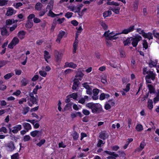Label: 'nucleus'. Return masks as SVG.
I'll return each mask as SVG.
<instances>
[{"mask_svg": "<svg viewBox=\"0 0 159 159\" xmlns=\"http://www.w3.org/2000/svg\"><path fill=\"white\" fill-rule=\"evenodd\" d=\"M86 107L91 109L92 113L94 114L100 113L102 110V106L99 103L89 102L86 104Z\"/></svg>", "mask_w": 159, "mask_h": 159, "instance_id": "f257e3e1", "label": "nucleus"}, {"mask_svg": "<svg viewBox=\"0 0 159 159\" xmlns=\"http://www.w3.org/2000/svg\"><path fill=\"white\" fill-rule=\"evenodd\" d=\"M156 75L155 73L152 71H149L147 73V75L145 76L146 82L148 83H151V80L154 81L155 79Z\"/></svg>", "mask_w": 159, "mask_h": 159, "instance_id": "f03ea898", "label": "nucleus"}, {"mask_svg": "<svg viewBox=\"0 0 159 159\" xmlns=\"http://www.w3.org/2000/svg\"><path fill=\"white\" fill-rule=\"evenodd\" d=\"M132 44L134 47H136L138 42L142 40V37L139 35H137L134 37H132Z\"/></svg>", "mask_w": 159, "mask_h": 159, "instance_id": "7ed1b4c3", "label": "nucleus"}, {"mask_svg": "<svg viewBox=\"0 0 159 159\" xmlns=\"http://www.w3.org/2000/svg\"><path fill=\"white\" fill-rule=\"evenodd\" d=\"M19 39L17 37H14L11 42L8 44V48L11 49H12L14 46L19 43Z\"/></svg>", "mask_w": 159, "mask_h": 159, "instance_id": "20e7f679", "label": "nucleus"}, {"mask_svg": "<svg viewBox=\"0 0 159 159\" xmlns=\"http://www.w3.org/2000/svg\"><path fill=\"white\" fill-rule=\"evenodd\" d=\"M7 150L9 152H12L15 149L16 147L14 145V142L10 141L7 144L6 146Z\"/></svg>", "mask_w": 159, "mask_h": 159, "instance_id": "39448f33", "label": "nucleus"}, {"mask_svg": "<svg viewBox=\"0 0 159 159\" xmlns=\"http://www.w3.org/2000/svg\"><path fill=\"white\" fill-rule=\"evenodd\" d=\"M28 100H29L32 103V104H31L30 102H28L27 103L28 105L30 107H32L33 104H36L37 103L38 101L39 100V99L38 98H37L34 97L30 98H28Z\"/></svg>", "mask_w": 159, "mask_h": 159, "instance_id": "423d86ee", "label": "nucleus"}, {"mask_svg": "<svg viewBox=\"0 0 159 159\" xmlns=\"http://www.w3.org/2000/svg\"><path fill=\"white\" fill-rule=\"evenodd\" d=\"M134 25H131L127 29H125L122 30L121 33L123 34H127L128 33L131 32L134 30Z\"/></svg>", "mask_w": 159, "mask_h": 159, "instance_id": "0eeeda50", "label": "nucleus"}, {"mask_svg": "<svg viewBox=\"0 0 159 159\" xmlns=\"http://www.w3.org/2000/svg\"><path fill=\"white\" fill-rule=\"evenodd\" d=\"M109 135L105 131L101 132L99 133V137L104 140L108 137Z\"/></svg>", "mask_w": 159, "mask_h": 159, "instance_id": "6e6552de", "label": "nucleus"}, {"mask_svg": "<svg viewBox=\"0 0 159 159\" xmlns=\"http://www.w3.org/2000/svg\"><path fill=\"white\" fill-rule=\"evenodd\" d=\"M80 82L77 78L74 79L73 84L72 86V89L76 90L78 85L80 84Z\"/></svg>", "mask_w": 159, "mask_h": 159, "instance_id": "1a4fd4ad", "label": "nucleus"}, {"mask_svg": "<svg viewBox=\"0 0 159 159\" xmlns=\"http://www.w3.org/2000/svg\"><path fill=\"white\" fill-rule=\"evenodd\" d=\"M123 34L122 33H117L116 34L113 35V36H111L110 35H109V36H108V37H106V39L107 40H112L113 39H116L118 38V37L116 36L117 35L119 34Z\"/></svg>", "mask_w": 159, "mask_h": 159, "instance_id": "9d476101", "label": "nucleus"}, {"mask_svg": "<svg viewBox=\"0 0 159 159\" xmlns=\"http://www.w3.org/2000/svg\"><path fill=\"white\" fill-rule=\"evenodd\" d=\"M13 129L12 130V132L13 133H17L19 131L21 130L22 128L21 125H18L13 127Z\"/></svg>", "mask_w": 159, "mask_h": 159, "instance_id": "9b49d317", "label": "nucleus"}, {"mask_svg": "<svg viewBox=\"0 0 159 159\" xmlns=\"http://www.w3.org/2000/svg\"><path fill=\"white\" fill-rule=\"evenodd\" d=\"M145 38H147L149 40L153 39V36L151 33L148 32V33H143L142 36Z\"/></svg>", "mask_w": 159, "mask_h": 159, "instance_id": "f8f14e48", "label": "nucleus"}, {"mask_svg": "<svg viewBox=\"0 0 159 159\" xmlns=\"http://www.w3.org/2000/svg\"><path fill=\"white\" fill-rule=\"evenodd\" d=\"M104 152L108 154L114 156V157H112L111 159H116L115 158L116 157H119V155L118 154H116L114 152H111L109 151H105Z\"/></svg>", "mask_w": 159, "mask_h": 159, "instance_id": "ddd939ff", "label": "nucleus"}, {"mask_svg": "<svg viewBox=\"0 0 159 159\" xmlns=\"http://www.w3.org/2000/svg\"><path fill=\"white\" fill-rule=\"evenodd\" d=\"M65 32L64 31H60L58 35L57 38L56 40V41L57 42L60 43L61 39L62 38L63 36L65 35Z\"/></svg>", "mask_w": 159, "mask_h": 159, "instance_id": "4468645a", "label": "nucleus"}, {"mask_svg": "<svg viewBox=\"0 0 159 159\" xmlns=\"http://www.w3.org/2000/svg\"><path fill=\"white\" fill-rule=\"evenodd\" d=\"M16 11H15L12 8L9 7L8 10L7 11L6 15L8 16H11L16 13Z\"/></svg>", "mask_w": 159, "mask_h": 159, "instance_id": "2eb2a0df", "label": "nucleus"}, {"mask_svg": "<svg viewBox=\"0 0 159 159\" xmlns=\"http://www.w3.org/2000/svg\"><path fill=\"white\" fill-rule=\"evenodd\" d=\"M22 125L24 127L25 129L27 131H28V130L31 129V125L27 123H23L22 124Z\"/></svg>", "mask_w": 159, "mask_h": 159, "instance_id": "dca6fc26", "label": "nucleus"}, {"mask_svg": "<svg viewBox=\"0 0 159 159\" xmlns=\"http://www.w3.org/2000/svg\"><path fill=\"white\" fill-rule=\"evenodd\" d=\"M84 75V74L80 71L78 70L75 75V77L77 78V77H80V78L77 79L78 80H81L82 78Z\"/></svg>", "mask_w": 159, "mask_h": 159, "instance_id": "f3484780", "label": "nucleus"}, {"mask_svg": "<svg viewBox=\"0 0 159 159\" xmlns=\"http://www.w3.org/2000/svg\"><path fill=\"white\" fill-rule=\"evenodd\" d=\"M78 116L80 117L82 116V115L80 112H75V113H72L71 114V117L72 118H74Z\"/></svg>", "mask_w": 159, "mask_h": 159, "instance_id": "a211bd4d", "label": "nucleus"}, {"mask_svg": "<svg viewBox=\"0 0 159 159\" xmlns=\"http://www.w3.org/2000/svg\"><path fill=\"white\" fill-rule=\"evenodd\" d=\"M17 20H15L14 19L7 20L6 21V25H11L12 23H14L15 22H17Z\"/></svg>", "mask_w": 159, "mask_h": 159, "instance_id": "6ab92c4d", "label": "nucleus"}, {"mask_svg": "<svg viewBox=\"0 0 159 159\" xmlns=\"http://www.w3.org/2000/svg\"><path fill=\"white\" fill-rule=\"evenodd\" d=\"M1 34L2 35L8 36L9 34L7 33V29L5 28H2L1 29Z\"/></svg>", "mask_w": 159, "mask_h": 159, "instance_id": "aec40b11", "label": "nucleus"}, {"mask_svg": "<svg viewBox=\"0 0 159 159\" xmlns=\"http://www.w3.org/2000/svg\"><path fill=\"white\" fill-rule=\"evenodd\" d=\"M132 39H133L132 37H130L124 41L123 43L124 46L129 45L130 44Z\"/></svg>", "mask_w": 159, "mask_h": 159, "instance_id": "412c9836", "label": "nucleus"}, {"mask_svg": "<svg viewBox=\"0 0 159 159\" xmlns=\"http://www.w3.org/2000/svg\"><path fill=\"white\" fill-rule=\"evenodd\" d=\"M33 26V23L32 20H28L25 24V27L28 28H30Z\"/></svg>", "mask_w": 159, "mask_h": 159, "instance_id": "4be33fe9", "label": "nucleus"}, {"mask_svg": "<svg viewBox=\"0 0 159 159\" xmlns=\"http://www.w3.org/2000/svg\"><path fill=\"white\" fill-rule=\"evenodd\" d=\"M25 32L24 31H19L18 34V36L20 39H23L24 38Z\"/></svg>", "mask_w": 159, "mask_h": 159, "instance_id": "5701e85b", "label": "nucleus"}, {"mask_svg": "<svg viewBox=\"0 0 159 159\" xmlns=\"http://www.w3.org/2000/svg\"><path fill=\"white\" fill-rule=\"evenodd\" d=\"M148 87L149 89L148 93H155V89L152 85L148 84Z\"/></svg>", "mask_w": 159, "mask_h": 159, "instance_id": "b1692460", "label": "nucleus"}, {"mask_svg": "<svg viewBox=\"0 0 159 159\" xmlns=\"http://www.w3.org/2000/svg\"><path fill=\"white\" fill-rule=\"evenodd\" d=\"M65 64L66 66L73 68H75L77 66L76 64H75L73 62H72L70 63L66 62Z\"/></svg>", "mask_w": 159, "mask_h": 159, "instance_id": "393cba45", "label": "nucleus"}, {"mask_svg": "<svg viewBox=\"0 0 159 159\" xmlns=\"http://www.w3.org/2000/svg\"><path fill=\"white\" fill-rule=\"evenodd\" d=\"M153 102L152 100L149 99L148 102V108L151 110L153 107Z\"/></svg>", "mask_w": 159, "mask_h": 159, "instance_id": "a878e982", "label": "nucleus"}, {"mask_svg": "<svg viewBox=\"0 0 159 159\" xmlns=\"http://www.w3.org/2000/svg\"><path fill=\"white\" fill-rule=\"evenodd\" d=\"M43 5L40 2H38L35 6V8L38 11H40L41 10Z\"/></svg>", "mask_w": 159, "mask_h": 159, "instance_id": "bb28decb", "label": "nucleus"}, {"mask_svg": "<svg viewBox=\"0 0 159 159\" xmlns=\"http://www.w3.org/2000/svg\"><path fill=\"white\" fill-rule=\"evenodd\" d=\"M111 14V12L110 11H104L103 13V16L105 18L106 17L109 16Z\"/></svg>", "mask_w": 159, "mask_h": 159, "instance_id": "cd10ccee", "label": "nucleus"}, {"mask_svg": "<svg viewBox=\"0 0 159 159\" xmlns=\"http://www.w3.org/2000/svg\"><path fill=\"white\" fill-rule=\"evenodd\" d=\"M41 131H39L38 130H36L31 132L30 133V135L33 137H35L39 133H41Z\"/></svg>", "mask_w": 159, "mask_h": 159, "instance_id": "c85d7f7f", "label": "nucleus"}, {"mask_svg": "<svg viewBox=\"0 0 159 159\" xmlns=\"http://www.w3.org/2000/svg\"><path fill=\"white\" fill-rule=\"evenodd\" d=\"M30 109V108L28 107H23L22 113L24 115L26 114L29 112Z\"/></svg>", "mask_w": 159, "mask_h": 159, "instance_id": "c756f323", "label": "nucleus"}, {"mask_svg": "<svg viewBox=\"0 0 159 159\" xmlns=\"http://www.w3.org/2000/svg\"><path fill=\"white\" fill-rule=\"evenodd\" d=\"M110 31L109 30H108L107 31H106L105 32L104 36H105L106 38L108 37V36H109V35H110L111 36H113V35L115 34L113 32H111L110 33H109Z\"/></svg>", "mask_w": 159, "mask_h": 159, "instance_id": "7c9ffc66", "label": "nucleus"}, {"mask_svg": "<svg viewBox=\"0 0 159 159\" xmlns=\"http://www.w3.org/2000/svg\"><path fill=\"white\" fill-rule=\"evenodd\" d=\"M29 81L28 80L25 78H23L21 81V86H25L28 83Z\"/></svg>", "mask_w": 159, "mask_h": 159, "instance_id": "2f4dec72", "label": "nucleus"}, {"mask_svg": "<svg viewBox=\"0 0 159 159\" xmlns=\"http://www.w3.org/2000/svg\"><path fill=\"white\" fill-rule=\"evenodd\" d=\"M69 96H70V98H72L74 99H76L78 97V95L77 93H73L70 95H68L67 97Z\"/></svg>", "mask_w": 159, "mask_h": 159, "instance_id": "473e14b6", "label": "nucleus"}, {"mask_svg": "<svg viewBox=\"0 0 159 159\" xmlns=\"http://www.w3.org/2000/svg\"><path fill=\"white\" fill-rule=\"evenodd\" d=\"M13 75V74L12 73H8L4 75V78L5 79L7 80L11 78Z\"/></svg>", "mask_w": 159, "mask_h": 159, "instance_id": "72a5a7b5", "label": "nucleus"}, {"mask_svg": "<svg viewBox=\"0 0 159 159\" xmlns=\"http://www.w3.org/2000/svg\"><path fill=\"white\" fill-rule=\"evenodd\" d=\"M110 8H111V10H112L116 14H118L119 13V11L120 10V8L117 7V8H113L111 7Z\"/></svg>", "mask_w": 159, "mask_h": 159, "instance_id": "f704fd0d", "label": "nucleus"}, {"mask_svg": "<svg viewBox=\"0 0 159 159\" xmlns=\"http://www.w3.org/2000/svg\"><path fill=\"white\" fill-rule=\"evenodd\" d=\"M120 54L121 57H125L126 56L125 52L122 49H120L119 50Z\"/></svg>", "mask_w": 159, "mask_h": 159, "instance_id": "c9c22d12", "label": "nucleus"}, {"mask_svg": "<svg viewBox=\"0 0 159 159\" xmlns=\"http://www.w3.org/2000/svg\"><path fill=\"white\" fill-rule=\"evenodd\" d=\"M72 136L73 139L75 140H76L78 139L79 137V134L77 132L75 131L73 134Z\"/></svg>", "mask_w": 159, "mask_h": 159, "instance_id": "e433bc0d", "label": "nucleus"}, {"mask_svg": "<svg viewBox=\"0 0 159 159\" xmlns=\"http://www.w3.org/2000/svg\"><path fill=\"white\" fill-rule=\"evenodd\" d=\"M136 129L137 131H140L143 129L142 125L141 124H139L137 125L136 127Z\"/></svg>", "mask_w": 159, "mask_h": 159, "instance_id": "4c0bfd02", "label": "nucleus"}, {"mask_svg": "<svg viewBox=\"0 0 159 159\" xmlns=\"http://www.w3.org/2000/svg\"><path fill=\"white\" fill-rule=\"evenodd\" d=\"M48 16L52 17H54L57 16V14H54L52 11L51 9H50L49 11Z\"/></svg>", "mask_w": 159, "mask_h": 159, "instance_id": "58836bf2", "label": "nucleus"}, {"mask_svg": "<svg viewBox=\"0 0 159 159\" xmlns=\"http://www.w3.org/2000/svg\"><path fill=\"white\" fill-rule=\"evenodd\" d=\"M11 159H19V153L17 152L12 155L11 157Z\"/></svg>", "mask_w": 159, "mask_h": 159, "instance_id": "ea45409f", "label": "nucleus"}, {"mask_svg": "<svg viewBox=\"0 0 159 159\" xmlns=\"http://www.w3.org/2000/svg\"><path fill=\"white\" fill-rule=\"evenodd\" d=\"M65 20V18H64L58 19L57 20H56V23L57 22L59 24H61Z\"/></svg>", "mask_w": 159, "mask_h": 159, "instance_id": "a19ab883", "label": "nucleus"}, {"mask_svg": "<svg viewBox=\"0 0 159 159\" xmlns=\"http://www.w3.org/2000/svg\"><path fill=\"white\" fill-rule=\"evenodd\" d=\"M45 142V140L43 139L40 141L37 144V145L39 147H41L42 145Z\"/></svg>", "mask_w": 159, "mask_h": 159, "instance_id": "79ce46f5", "label": "nucleus"}, {"mask_svg": "<svg viewBox=\"0 0 159 159\" xmlns=\"http://www.w3.org/2000/svg\"><path fill=\"white\" fill-rule=\"evenodd\" d=\"M99 90L97 89H94L93 90V96L98 95V93H99Z\"/></svg>", "mask_w": 159, "mask_h": 159, "instance_id": "37998d69", "label": "nucleus"}, {"mask_svg": "<svg viewBox=\"0 0 159 159\" xmlns=\"http://www.w3.org/2000/svg\"><path fill=\"white\" fill-rule=\"evenodd\" d=\"M73 14L72 12H68L65 15V16L67 18H70L71 17Z\"/></svg>", "mask_w": 159, "mask_h": 159, "instance_id": "c03bdc74", "label": "nucleus"}, {"mask_svg": "<svg viewBox=\"0 0 159 159\" xmlns=\"http://www.w3.org/2000/svg\"><path fill=\"white\" fill-rule=\"evenodd\" d=\"M143 48L146 49L148 48V44L146 40H143Z\"/></svg>", "mask_w": 159, "mask_h": 159, "instance_id": "a18cd8bd", "label": "nucleus"}, {"mask_svg": "<svg viewBox=\"0 0 159 159\" xmlns=\"http://www.w3.org/2000/svg\"><path fill=\"white\" fill-rule=\"evenodd\" d=\"M7 1L6 0H0V6H2L7 4Z\"/></svg>", "mask_w": 159, "mask_h": 159, "instance_id": "49530a36", "label": "nucleus"}, {"mask_svg": "<svg viewBox=\"0 0 159 159\" xmlns=\"http://www.w3.org/2000/svg\"><path fill=\"white\" fill-rule=\"evenodd\" d=\"M30 139V137L29 135H25L23 139V140L24 142H27L29 141Z\"/></svg>", "mask_w": 159, "mask_h": 159, "instance_id": "de8ad7c7", "label": "nucleus"}, {"mask_svg": "<svg viewBox=\"0 0 159 159\" xmlns=\"http://www.w3.org/2000/svg\"><path fill=\"white\" fill-rule=\"evenodd\" d=\"M145 145L146 144L144 142H142L140 145V148L141 149H138L139 150L138 151H141L144 148V146H145Z\"/></svg>", "mask_w": 159, "mask_h": 159, "instance_id": "09e8293b", "label": "nucleus"}, {"mask_svg": "<svg viewBox=\"0 0 159 159\" xmlns=\"http://www.w3.org/2000/svg\"><path fill=\"white\" fill-rule=\"evenodd\" d=\"M100 24L104 30H107L108 26L105 23L101 22L100 23Z\"/></svg>", "mask_w": 159, "mask_h": 159, "instance_id": "8fccbe9b", "label": "nucleus"}, {"mask_svg": "<svg viewBox=\"0 0 159 159\" xmlns=\"http://www.w3.org/2000/svg\"><path fill=\"white\" fill-rule=\"evenodd\" d=\"M44 58H50V56L49 55V52L45 50L44 51Z\"/></svg>", "mask_w": 159, "mask_h": 159, "instance_id": "3c124183", "label": "nucleus"}, {"mask_svg": "<svg viewBox=\"0 0 159 159\" xmlns=\"http://www.w3.org/2000/svg\"><path fill=\"white\" fill-rule=\"evenodd\" d=\"M152 34L154 36L159 39V33L156 32L155 30H153L152 31Z\"/></svg>", "mask_w": 159, "mask_h": 159, "instance_id": "603ef678", "label": "nucleus"}, {"mask_svg": "<svg viewBox=\"0 0 159 159\" xmlns=\"http://www.w3.org/2000/svg\"><path fill=\"white\" fill-rule=\"evenodd\" d=\"M82 112L84 115L86 116L89 115L90 113L89 111L86 109H83L82 111Z\"/></svg>", "mask_w": 159, "mask_h": 159, "instance_id": "864d4df0", "label": "nucleus"}, {"mask_svg": "<svg viewBox=\"0 0 159 159\" xmlns=\"http://www.w3.org/2000/svg\"><path fill=\"white\" fill-rule=\"evenodd\" d=\"M103 141L100 139H99L98 141V143L97 144V146L98 147H100L102 146V144H104V143H103Z\"/></svg>", "mask_w": 159, "mask_h": 159, "instance_id": "5fc2aeb1", "label": "nucleus"}, {"mask_svg": "<svg viewBox=\"0 0 159 159\" xmlns=\"http://www.w3.org/2000/svg\"><path fill=\"white\" fill-rule=\"evenodd\" d=\"M56 24H56V19H55L54 20L52 24V27L51 28V30H54Z\"/></svg>", "mask_w": 159, "mask_h": 159, "instance_id": "6e6d98bb", "label": "nucleus"}, {"mask_svg": "<svg viewBox=\"0 0 159 159\" xmlns=\"http://www.w3.org/2000/svg\"><path fill=\"white\" fill-rule=\"evenodd\" d=\"M40 75L42 76L45 77L47 75V73L43 71L40 70L39 71Z\"/></svg>", "mask_w": 159, "mask_h": 159, "instance_id": "4d7b16f0", "label": "nucleus"}, {"mask_svg": "<svg viewBox=\"0 0 159 159\" xmlns=\"http://www.w3.org/2000/svg\"><path fill=\"white\" fill-rule=\"evenodd\" d=\"M138 6V3L137 2H134L133 4L134 10L135 11L137 10Z\"/></svg>", "mask_w": 159, "mask_h": 159, "instance_id": "13d9d810", "label": "nucleus"}, {"mask_svg": "<svg viewBox=\"0 0 159 159\" xmlns=\"http://www.w3.org/2000/svg\"><path fill=\"white\" fill-rule=\"evenodd\" d=\"M130 84H128L126 86V88L123 89V90L126 91V92L129 91L130 89Z\"/></svg>", "mask_w": 159, "mask_h": 159, "instance_id": "bf43d9fd", "label": "nucleus"}, {"mask_svg": "<svg viewBox=\"0 0 159 159\" xmlns=\"http://www.w3.org/2000/svg\"><path fill=\"white\" fill-rule=\"evenodd\" d=\"M159 92L157 93V96L155 97L154 99V102L155 103L156 102L159 101Z\"/></svg>", "mask_w": 159, "mask_h": 159, "instance_id": "052dcab7", "label": "nucleus"}, {"mask_svg": "<svg viewBox=\"0 0 159 159\" xmlns=\"http://www.w3.org/2000/svg\"><path fill=\"white\" fill-rule=\"evenodd\" d=\"M83 87L87 89L90 88L88 84V83L86 82L83 84Z\"/></svg>", "mask_w": 159, "mask_h": 159, "instance_id": "680f3d73", "label": "nucleus"}, {"mask_svg": "<svg viewBox=\"0 0 159 159\" xmlns=\"http://www.w3.org/2000/svg\"><path fill=\"white\" fill-rule=\"evenodd\" d=\"M3 132L5 133H6L7 132V129L5 127H2L0 128V132Z\"/></svg>", "mask_w": 159, "mask_h": 159, "instance_id": "e2e57ef3", "label": "nucleus"}, {"mask_svg": "<svg viewBox=\"0 0 159 159\" xmlns=\"http://www.w3.org/2000/svg\"><path fill=\"white\" fill-rule=\"evenodd\" d=\"M33 21L34 23H37L40 22L41 20L35 17L34 18Z\"/></svg>", "mask_w": 159, "mask_h": 159, "instance_id": "0e129e2a", "label": "nucleus"}, {"mask_svg": "<svg viewBox=\"0 0 159 159\" xmlns=\"http://www.w3.org/2000/svg\"><path fill=\"white\" fill-rule=\"evenodd\" d=\"M137 32H138L140 34H141L143 36V33L145 32L144 30H142L141 29L139 28L137 29Z\"/></svg>", "mask_w": 159, "mask_h": 159, "instance_id": "69168bd1", "label": "nucleus"}, {"mask_svg": "<svg viewBox=\"0 0 159 159\" xmlns=\"http://www.w3.org/2000/svg\"><path fill=\"white\" fill-rule=\"evenodd\" d=\"M150 70H148L147 67L144 68L143 69V75L147 74V73Z\"/></svg>", "mask_w": 159, "mask_h": 159, "instance_id": "338daca9", "label": "nucleus"}, {"mask_svg": "<svg viewBox=\"0 0 159 159\" xmlns=\"http://www.w3.org/2000/svg\"><path fill=\"white\" fill-rule=\"evenodd\" d=\"M156 63L153 61H151L149 63V66L150 67H152V66H154L156 65Z\"/></svg>", "mask_w": 159, "mask_h": 159, "instance_id": "774afa93", "label": "nucleus"}]
</instances>
